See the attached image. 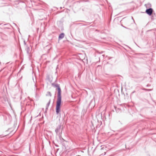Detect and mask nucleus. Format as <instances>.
<instances>
[{
    "label": "nucleus",
    "mask_w": 156,
    "mask_h": 156,
    "mask_svg": "<svg viewBox=\"0 0 156 156\" xmlns=\"http://www.w3.org/2000/svg\"><path fill=\"white\" fill-rule=\"evenodd\" d=\"M153 12V10L151 8H150L148 9H147L146 10V12L148 14V15L151 16Z\"/></svg>",
    "instance_id": "nucleus-2"
},
{
    "label": "nucleus",
    "mask_w": 156,
    "mask_h": 156,
    "mask_svg": "<svg viewBox=\"0 0 156 156\" xmlns=\"http://www.w3.org/2000/svg\"><path fill=\"white\" fill-rule=\"evenodd\" d=\"M8 131H9V132H10L11 131V130L10 129H8Z\"/></svg>",
    "instance_id": "nucleus-4"
},
{
    "label": "nucleus",
    "mask_w": 156,
    "mask_h": 156,
    "mask_svg": "<svg viewBox=\"0 0 156 156\" xmlns=\"http://www.w3.org/2000/svg\"><path fill=\"white\" fill-rule=\"evenodd\" d=\"M58 96L57 100L56 103V112L57 114L60 111V105L61 104V91L60 88H58Z\"/></svg>",
    "instance_id": "nucleus-1"
},
{
    "label": "nucleus",
    "mask_w": 156,
    "mask_h": 156,
    "mask_svg": "<svg viewBox=\"0 0 156 156\" xmlns=\"http://www.w3.org/2000/svg\"><path fill=\"white\" fill-rule=\"evenodd\" d=\"M149 5H150V6H151V4H150Z\"/></svg>",
    "instance_id": "nucleus-5"
},
{
    "label": "nucleus",
    "mask_w": 156,
    "mask_h": 156,
    "mask_svg": "<svg viewBox=\"0 0 156 156\" xmlns=\"http://www.w3.org/2000/svg\"><path fill=\"white\" fill-rule=\"evenodd\" d=\"M64 34L62 33L59 35V38H60V39H62L64 37Z\"/></svg>",
    "instance_id": "nucleus-3"
}]
</instances>
